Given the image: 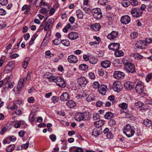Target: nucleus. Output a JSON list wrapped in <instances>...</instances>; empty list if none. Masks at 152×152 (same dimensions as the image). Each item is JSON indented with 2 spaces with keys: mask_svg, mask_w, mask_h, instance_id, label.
Returning a JSON list of instances; mask_svg holds the SVG:
<instances>
[{
  "mask_svg": "<svg viewBox=\"0 0 152 152\" xmlns=\"http://www.w3.org/2000/svg\"><path fill=\"white\" fill-rule=\"evenodd\" d=\"M100 116L97 113H94L93 115V119L94 120H96L99 119Z\"/></svg>",
  "mask_w": 152,
  "mask_h": 152,
  "instance_id": "nucleus-49",
  "label": "nucleus"
},
{
  "mask_svg": "<svg viewBox=\"0 0 152 152\" xmlns=\"http://www.w3.org/2000/svg\"><path fill=\"white\" fill-rule=\"evenodd\" d=\"M7 3V0H0V4L2 6H5Z\"/></svg>",
  "mask_w": 152,
  "mask_h": 152,
  "instance_id": "nucleus-54",
  "label": "nucleus"
},
{
  "mask_svg": "<svg viewBox=\"0 0 152 152\" xmlns=\"http://www.w3.org/2000/svg\"><path fill=\"white\" fill-rule=\"evenodd\" d=\"M61 43L64 46L68 47L70 45L69 40L67 39H63L61 40Z\"/></svg>",
  "mask_w": 152,
  "mask_h": 152,
  "instance_id": "nucleus-35",
  "label": "nucleus"
},
{
  "mask_svg": "<svg viewBox=\"0 0 152 152\" xmlns=\"http://www.w3.org/2000/svg\"><path fill=\"white\" fill-rule=\"evenodd\" d=\"M53 43L54 45H59L61 43V41H60L59 39H56L53 40Z\"/></svg>",
  "mask_w": 152,
  "mask_h": 152,
  "instance_id": "nucleus-50",
  "label": "nucleus"
},
{
  "mask_svg": "<svg viewBox=\"0 0 152 152\" xmlns=\"http://www.w3.org/2000/svg\"><path fill=\"white\" fill-rule=\"evenodd\" d=\"M120 46L119 43H114L110 44L108 46V48L110 50L116 51L119 49Z\"/></svg>",
  "mask_w": 152,
  "mask_h": 152,
  "instance_id": "nucleus-13",
  "label": "nucleus"
},
{
  "mask_svg": "<svg viewBox=\"0 0 152 152\" xmlns=\"http://www.w3.org/2000/svg\"><path fill=\"white\" fill-rule=\"evenodd\" d=\"M152 78V74H148L146 77V80L147 82H149L150 80Z\"/></svg>",
  "mask_w": 152,
  "mask_h": 152,
  "instance_id": "nucleus-56",
  "label": "nucleus"
},
{
  "mask_svg": "<svg viewBox=\"0 0 152 152\" xmlns=\"http://www.w3.org/2000/svg\"><path fill=\"white\" fill-rule=\"evenodd\" d=\"M123 86L121 83L118 81H115L113 85V88L115 92H119L122 90Z\"/></svg>",
  "mask_w": 152,
  "mask_h": 152,
  "instance_id": "nucleus-6",
  "label": "nucleus"
},
{
  "mask_svg": "<svg viewBox=\"0 0 152 152\" xmlns=\"http://www.w3.org/2000/svg\"><path fill=\"white\" fill-rule=\"evenodd\" d=\"M114 116L113 113L110 112H107L104 115V117L105 119H108L112 118Z\"/></svg>",
  "mask_w": 152,
  "mask_h": 152,
  "instance_id": "nucleus-33",
  "label": "nucleus"
},
{
  "mask_svg": "<svg viewBox=\"0 0 152 152\" xmlns=\"http://www.w3.org/2000/svg\"><path fill=\"white\" fill-rule=\"evenodd\" d=\"M101 27V26L99 23L93 24L91 26V28L96 31H99Z\"/></svg>",
  "mask_w": 152,
  "mask_h": 152,
  "instance_id": "nucleus-26",
  "label": "nucleus"
},
{
  "mask_svg": "<svg viewBox=\"0 0 152 152\" xmlns=\"http://www.w3.org/2000/svg\"><path fill=\"white\" fill-rule=\"evenodd\" d=\"M78 37V35L77 33L75 32H72L68 34V37L69 39L72 40L76 39Z\"/></svg>",
  "mask_w": 152,
  "mask_h": 152,
  "instance_id": "nucleus-18",
  "label": "nucleus"
},
{
  "mask_svg": "<svg viewBox=\"0 0 152 152\" xmlns=\"http://www.w3.org/2000/svg\"><path fill=\"white\" fill-rule=\"evenodd\" d=\"M106 136L107 138L108 139H111L113 137V135L110 132H108V133L106 134Z\"/></svg>",
  "mask_w": 152,
  "mask_h": 152,
  "instance_id": "nucleus-64",
  "label": "nucleus"
},
{
  "mask_svg": "<svg viewBox=\"0 0 152 152\" xmlns=\"http://www.w3.org/2000/svg\"><path fill=\"white\" fill-rule=\"evenodd\" d=\"M130 4V2L128 0H123L121 3L122 6L124 7H128Z\"/></svg>",
  "mask_w": 152,
  "mask_h": 152,
  "instance_id": "nucleus-38",
  "label": "nucleus"
},
{
  "mask_svg": "<svg viewBox=\"0 0 152 152\" xmlns=\"http://www.w3.org/2000/svg\"><path fill=\"white\" fill-rule=\"evenodd\" d=\"M122 62L124 65V67H125L132 63L131 61L128 57H124L122 60Z\"/></svg>",
  "mask_w": 152,
  "mask_h": 152,
  "instance_id": "nucleus-20",
  "label": "nucleus"
},
{
  "mask_svg": "<svg viewBox=\"0 0 152 152\" xmlns=\"http://www.w3.org/2000/svg\"><path fill=\"white\" fill-rule=\"evenodd\" d=\"M5 86L7 85L8 86V87L10 88H12L13 87L12 83L10 81H7L5 84Z\"/></svg>",
  "mask_w": 152,
  "mask_h": 152,
  "instance_id": "nucleus-51",
  "label": "nucleus"
},
{
  "mask_svg": "<svg viewBox=\"0 0 152 152\" xmlns=\"http://www.w3.org/2000/svg\"><path fill=\"white\" fill-rule=\"evenodd\" d=\"M132 39H135L138 36V34L136 32H134L130 35Z\"/></svg>",
  "mask_w": 152,
  "mask_h": 152,
  "instance_id": "nucleus-52",
  "label": "nucleus"
},
{
  "mask_svg": "<svg viewBox=\"0 0 152 152\" xmlns=\"http://www.w3.org/2000/svg\"><path fill=\"white\" fill-rule=\"evenodd\" d=\"M133 84L132 83L129 81L127 82L124 84V87L128 90H131L134 87Z\"/></svg>",
  "mask_w": 152,
  "mask_h": 152,
  "instance_id": "nucleus-25",
  "label": "nucleus"
},
{
  "mask_svg": "<svg viewBox=\"0 0 152 152\" xmlns=\"http://www.w3.org/2000/svg\"><path fill=\"white\" fill-rule=\"evenodd\" d=\"M98 90L99 93L102 95H105L107 90V86L104 85H100Z\"/></svg>",
  "mask_w": 152,
  "mask_h": 152,
  "instance_id": "nucleus-15",
  "label": "nucleus"
},
{
  "mask_svg": "<svg viewBox=\"0 0 152 152\" xmlns=\"http://www.w3.org/2000/svg\"><path fill=\"white\" fill-rule=\"evenodd\" d=\"M124 133L128 137H132L135 133V131L130 125L127 124L123 129Z\"/></svg>",
  "mask_w": 152,
  "mask_h": 152,
  "instance_id": "nucleus-1",
  "label": "nucleus"
},
{
  "mask_svg": "<svg viewBox=\"0 0 152 152\" xmlns=\"http://www.w3.org/2000/svg\"><path fill=\"white\" fill-rule=\"evenodd\" d=\"M45 54L46 58H50L52 56H54V54H51V52L49 50L47 51L45 53Z\"/></svg>",
  "mask_w": 152,
  "mask_h": 152,
  "instance_id": "nucleus-44",
  "label": "nucleus"
},
{
  "mask_svg": "<svg viewBox=\"0 0 152 152\" xmlns=\"http://www.w3.org/2000/svg\"><path fill=\"white\" fill-rule=\"evenodd\" d=\"M135 90L136 92L139 94L142 93L143 91L144 86L142 82L137 83L136 85Z\"/></svg>",
  "mask_w": 152,
  "mask_h": 152,
  "instance_id": "nucleus-10",
  "label": "nucleus"
},
{
  "mask_svg": "<svg viewBox=\"0 0 152 152\" xmlns=\"http://www.w3.org/2000/svg\"><path fill=\"white\" fill-rule=\"evenodd\" d=\"M84 117L85 116L83 113H77L75 114V119L78 121H80L84 119Z\"/></svg>",
  "mask_w": 152,
  "mask_h": 152,
  "instance_id": "nucleus-17",
  "label": "nucleus"
},
{
  "mask_svg": "<svg viewBox=\"0 0 152 152\" xmlns=\"http://www.w3.org/2000/svg\"><path fill=\"white\" fill-rule=\"evenodd\" d=\"M43 77L44 78L48 79L50 82H52L53 79L54 78V76L52 75L51 73L49 72L46 73L43 75Z\"/></svg>",
  "mask_w": 152,
  "mask_h": 152,
  "instance_id": "nucleus-22",
  "label": "nucleus"
},
{
  "mask_svg": "<svg viewBox=\"0 0 152 152\" xmlns=\"http://www.w3.org/2000/svg\"><path fill=\"white\" fill-rule=\"evenodd\" d=\"M118 34V31H113L107 35V37L110 40H113L117 37Z\"/></svg>",
  "mask_w": 152,
  "mask_h": 152,
  "instance_id": "nucleus-12",
  "label": "nucleus"
},
{
  "mask_svg": "<svg viewBox=\"0 0 152 152\" xmlns=\"http://www.w3.org/2000/svg\"><path fill=\"white\" fill-rule=\"evenodd\" d=\"M101 132L97 129H94L93 130L92 135L94 137H96L100 134Z\"/></svg>",
  "mask_w": 152,
  "mask_h": 152,
  "instance_id": "nucleus-31",
  "label": "nucleus"
},
{
  "mask_svg": "<svg viewBox=\"0 0 152 152\" xmlns=\"http://www.w3.org/2000/svg\"><path fill=\"white\" fill-rule=\"evenodd\" d=\"M6 13V12L4 10L1 8L0 9V15H4Z\"/></svg>",
  "mask_w": 152,
  "mask_h": 152,
  "instance_id": "nucleus-62",
  "label": "nucleus"
},
{
  "mask_svg": "<svg viewBox=\"0 0 152 152\" xmlns=\"http://www.w3.org/2000/svg\"><path fill=\"white\" fill-rule=\"evenodd\" d=\"M53 22L54 19L53 18L49 19L47 22H46L45 19L44 20L42 23V24L40 26H43L44 25V30L47 31L50 29L52 26Z\"/></svg>",
  "mask_w": 152,
  "mask_h": 152,
  "instance_id": "nucleus-2",
  "label": "nucleus"
},
{
  "mask_svg": "<svg viewBox=\"0 0 152 152\" xmlns=\"http://www.w3.org/2000/svg\"><path fill=\"white\" fill-rule=\"evenodd\" d=\"M98 82L97 81H95L94 82L93 84V87L95 89L99 88V86H100Z\"/></svg>",
  "mask_w": 152,
  "mask_h": 152,
  "instance_id": "nucleus-48",
  "label": "nucleus"
},
{
  "mask_svg": "<svg viewBox=\"0 0 152 152\" xmlns=\"http://www.w3.org/2000/svg\"><path fill=\"white\" fill-rule=\"evenodd\" d=\"M50 138L53 142H54L56 141V136L54 134L51 135L50 136Z\"/></svg>",
  "mask_w": 152,
  "mask_h": 152,
  "instance_id": "nucleus-59",
  "label": "nucleus"
},
{
  "mask_svg": "<svg viewBox=\"0 0 152 152\" xmlns=\"http://www.w3.org/2000/svg\"><path fill=\"white\" fill-rule=\"evenodd\" d=\"M31 74V72H28L26 78L25 79H25V80L26 81H28L30 80L31 79L30 75Z\"/></svg>",
  "mask_w": 152,
  "mask_h": 152,
  "instance_id": "nucleus-60",
  "label": "nucleus"
},
{
  "mask_svg": "<svg viewBox=\"0 0 152 152\" xmlns=\"http://www.w3.org/2000/svg\"><path fill=\"white\" fill-rule=\"evenodd\" d=\"M113 76L115 78L117 79H119L122 77H124L125 74L120 71H115L113 73Z\"/></svg>",
  "mask_w": 152,
  "mask_h": 152,
  "instance_id": "nucleus-11",
  "label": "nucleus"
},
{
  "mask_svg": "<svg viewBox=\"0 0 152 152\" xmlns=\"http://www.w3.org/2000/svg\"><path fill=\"white\" fill-rule=\"evenodd\" d=\"M14 61H10L8 63L4 68V72L5 73H9L12 71L14 66Z\"/></svg>",
  "mask_w": 152,
  "mask_h": 152,
  "instance_id": "nucleus-9",
  "label": "nucleus"
},
{
  "mask_svg": "<svg viewBox=\"0 0 152 152\" xmlns=\"http://www.w3.org/2000/svg\"><path fill=\"white\" fill-rule=\"evenodd\" d=\"M98 74L100 76H103L104 74L103 70L102 69H99L98 70Z\"/></svg>",
  "mask_w": 152,
  "mask_h": 152,
  "instance_id": "nucleus-63",
  "label": "nucleus"
},
{
  "mask_svg": "<svg viewBox=\"0 0 152 152\" xmlns=\"http://www.w3.org/2000/svg\"><path fill=\"white\" fill-rule=\"evenodd\" d=\"M52 100L54 103H57L59 100V98L57 96H53L52 98Z\"/></svg>",
  "mask_w": 152,
  "mask_h": 152,
  "instance_id": "nucleus-57",
  "label": "nucleus"
},
{
  "mask_svg": "<svg viewBox=\"0 0 152 152\" xmlns=\"http://www.w3.org/2000/svg\"><path fill=\"white\" fill-rule=\"evenodd\" d=\"M151 124V121L148 119L145 120L143 121V124L145 126L149 127Z\"/></svg>",
  "mask_w": 152,
  "mask_h": 152,
  "instance_id": "nucleus-39",
  "label": "nucleus"
},
{
  "mask_svg": "<svg viewBox=\"0 0 152 152\" xmlns=\"http://www.w3.org/2000/svg\"><path fill=\"white\" fill-rule=\"evenodd\" d=\"M88 81L87 78L84 76H81L77 80V83L81 87H84L87 84Z\"/></svg>",
  "mask_w": 152,
  "mask_h": 152,
  "instance_id": "nucleus-8",
  "label": "nucleus"
},
{
  "mask_svg": "<svg viewBox=\"0 0 152 152\" xmlns=\"http://www.w3.org/2000/svg\"><path fill=\"white\" fill-rule=\"evenodd\" d=\"M104 121L102 120H99L94 123L95 126L97 128H99L104 125Z\"/></svg>",
  "mask_w": 152,
  "mask_h": 152,
  "instance_id": "nucleus-28",
  "label": "nucleus"
},
{
  "mask_svg": "<svg viewBox=\"0 0 152 152\" xmlns=\"http://www.w3.org/2000/svg\"><path fill=\"white\" fill-rule=\"evenodd\" d=\"M79 68L80 70L86 71L88 69V66L85 64H83L79 65Z\"/></svg>",
  "mask_w": 152,
  "mask_h": 152,
  "instance_id": "nucleus-36",
  "label": "nucleus"
},
{
  "mask_svg": "<svg viewBox=\"0 0 152 152\" xmlns=\"http://www.w3.org/2000/svg\"><path fill=\"white\" fill-rule=\"evenodd\" d=\"M143 105V103L140 101L135 102L134 106L137 108L142 107Z\"/></svg>",
  "mask_w": 152,
  "mask_h": 152,
  "instance_id": "nucleus-43",
  "label": "nucleus"
},
{
  "mask_svg": "<svg viewBox=\"0 0 152 152\" xmlns=\"http://www.w3.org/2000/svg\"><path fill=\"white\" fill-rule=\"evenodd\" d=\"M95 97V96L94 94H91L88 95V96L87 97L86 100L88 102L92 101L94 100Z\"/></svg>",
  "mask_w": 152,
  "mask_h": 152,
  "instance_id": "nucleus-37",
  "label": "nucleus"
},
{
  "mask_svg": "<svg viewBox=\"0 0 152 152\" xmlns=\"http://www.w3.org/2000/svg\"><path fill=\"white\" fill-rule=\"evenodd\" d=\"M114 54L115 57H121L124 55V53L121 50H118L115 52Z\"/></svg>",
  "mask_w": 152,
  "mask_h": 152,
  "instance_id": "nucleus-34",
  "label": "nucleus"
},
{
  "mask_svg": "<svg viewBox=\"0 0 152 152\" xmlns=\"http://www.w3.org/2000/svg\"><path fill=\"white\" fill-rule=\"evenodd\" d=\"M25 122L23 121L20 120L18 121L17 123L14 124V126L16 128H19L20 127L21 125H25L26 124Z\"/></svg>",
  "mask_w": 152,
  "mask_h": 152,
  "instance_id": "nucleus-32",
  "label": "nucleus"
},
{
  "mask_svg": "<svg viewBox=\"0 0 152 152\" xmlns=\"http://www.w3.org/2000/svg\"><path fill=\"white\" fill-rule=\"evenodd\" d=\"M111 64L110 62L108 60H105L101 62V65L104 68L110 67Z\"/></svg>",
  "mask_w": 152,
  "mask_h": 152,
  "instance_id": "nucleus-21",
  "label": "nucleus"
},
{
  "mask_svg": "<svg viewBox=\"0 0 152 152\" xmlns=\"http://www.w3.org/2000/svg\"><path fill=\"white\" fill-rule=\"evenodd\" d=\"M130 13L133 17L138 18L142 16L143 12L140 9L135 7L131 10Z\"/></svg>",
  "mask_w": 152,
  "mask_h": 152,
  "instance_id": "nucleus-4",
  "label": "nucleus"
},
{
  "mask_svg": "<svg viewBox=\"0 0 152 152\" xmlns=\"http://www.w3.org/2000/svg\"><path fill=\"white\" fill-rule=\"evenodd\" d=\"M82 8L83 10H84L85 12L89 15L90 14V12L91 11L90 9L88 7H84V6H82Z\"/></svg>",
  "mask_w": 152,
  "mask_h": 152,
  "instance_id": "nucleus-45",
  "label": "nucleus"
},
{
  "mask_svg": "<svg viewBox=\"0 0 152 152\" xmlns=\"http://www.w3.org/2000/svg\"><path fill=\"white\" fill-rule=\"evenodd\" d=\"M121 21L122 23L126 24L130 22L131 18L129 16L125 15L121 17Z\"/></svg>",
  "mask_w": 152,
  "mask_h": 152,
  "instance_id": "nucleus-14",
  "label": "nucleus"
},
{
  "mask_svg": "<svg viewBox=\"0 0 152 152\" xmlns=\"http://www.w3.org/2000/svg\"><path fill=\"white\" fill-rule=\"evenodd\" d=\"M130 2V4L134 6H136L138 4V2L137 0H131Z\"/></svg>",
  "mask_w": 152,
  "mask_h": 152,
  "instance_id": "nucleus-55",
  "label": "nucleus"
},
{
  "mask_svg": "<svg viewBox=\"0 0 152 152\" xmlns=\"http://www.w3.org/2000/svg\"><path fill=\"white\" fill-rule=\"evenodd\" d=\"M145 104L146 106L149 107L150 105H152V101L149 100V99H146L145 101Z\"/></svg>",
  "mask_w": 152,
  "mask_h": 152,
  "instance_id": "nucleus-58",
  "label": "nucleus"
},
{
  "mask_svg": "<svg viewBox=\"0 0 152 152\" xmlns=\"http://www.w3.org/2000/svg\"><path fill=\"white\" fill-rule=\"evenodd\" d=\"M76 15L77 18L79 19L83 18L84 15L83 11L80 10L79 9L76 11Z\"/></svg>",
  "mask_w": 152,
  "mask_h": 152,
  "instance_id": "nucleus-29",
  "label": "nucleus"
},
{
  "mask_svg": "<svg viewBox=\"0 0 152 152\" xmlns=\"http://www.w3.org/2000/svg\"><path fill=\"white\" fill-rule=\"evenodd\" d=\"M123 69L127 73H133L136 72L135 66L132 63L125 67H124Z\"/></svg>",
  "mask_w": 152,
  "mask_h": 152,
  "instance_id": "nucleus-7",
  "label": "nucleus"
},
{
  "mask_svg": "<svg viewBox=\"0 0 152 152\" xmlns=\"http://www.w3.org/2000/svg\"><path fill=\"white\" fill-rule=\"evenodd\" d=\"M30 58L29 57H26L24 59V60L22 63L23 67L24 69H26L27 67Z\"/></svg>",
  "mask_w": 152,
  "mask_h": 152,
  "instance_id": "nucleus-30",
  "label": "nucleus"
},
{
  "mask_svg": "<svg viewBox=\"0 0 152 152\" xmlns=\"http://www.w3.org/2000/svg\"><path fill=\"white\" fill-rule=\"evenodd\" d=\"M97 59L95 58L92 57L89 60L90 63L93 64H96L98 61Z\"/></svg>",
  "mask_w": 152,
  "mask_h": 152,
  "instance_id": "nucleus-41",
  "label": "nucleus"
},
{
  "mask_svg": "<svg viewBox=\"0 0 152 152\" xmlns=\"http://www.w3.org/2000/svg\"><path fill=\"white\" fill-rule=\"evenodd\" d=\"M88 76L91 79H94L95 78L94 74L92 72H90L88 74Z\"/></svg>",
  "mask_w": 152,
  "mask_h": 152,
  "instance_id": "nucleus-53",
  "label": "nucleus"
},
{
  "mask_svg": "<svg viewBox=\"0 0 152 152\" xmlns=\"http://www.w3.org/2000/svg\"><path fill=\"white\" fill-rule=\"evenodd\" d=\"M147 10L148 11H152V2H151L147 5Z\"/></svg>",
  "mask_w": 152,
  "mask_h": 152,
  "instance_id": "nucleus-61",
  "label": "nucleus"
},
{
  "mask_svg": "<svg viewBox=\"0 0 152 152\" xmlns=\"http://www.w3.org/2000/svg\"><path fill=\"white\" fill-rule=\"evenodd\" d=\"M67 60L68 61L71 63H75L78 61L77 57L74 55L68 56Z\"/></svg>",
  "mask_w": 152,
  "mask_h": 152,
  "instance_id": "nucleus-16",
  "label": "nucleus"
},
{
  "mask_svg": "<svg viewBox=\"0 0 152 152\" xmlns=\"http://www.w3.org/2000/svg\"><path fill=\"white\" fill-rule=\"evenodd\" d=\"M53 82L56 83L58 86L64 88L66 86L65 82L64 80L59 77L54 76Z\"/></svg>",
  "mask_w": 152,
  "mask_h": 152,
  "instance_id": "nucleus-3",
  "label": "nucleus"
},
{
  "mask_svg": "<svg viewBox=\"0 0 152 152\" xmlns=\"http://www.w3.org/2000/svg\"><path fill=\"white\" fill-rule=\"evenodd\" d=\"M74 148H76V150L73 152H83V148L80 147H73L70 148V150H72Z\"/></svg>",
  "mask_w": 152,
  "mask_h": 152,
  "instance_id": "nucleus-40",
  "label": "nucleus"
},
{
  "mask_svg": "<svg viewBox=\"0 0 152 152\" xmlns=\"http://www.w3.org/2000/svg\"><path fill=\"white\" fill-rule=\"evenodd\" d=\"M144 43L143 41L140 40L137 41L135 45L138 48L143 49V48H145V44H144Z\"/></svg>",
  "mask_w": 152,
  "mask_h": 152,
  "instance_id": "nucleus-23",
  "label": "nucleus"
},
{
  "mask_svg": "<svg viewBox=\"0 0 152 152\" xmlns=\"http://www.w3.org/2000/svg\"><path fill=\"white\" fill-rule=\"evenodd\" d=\"M15 146L14 145H10L7 149H6V151L7 152H11L15 148Z\"/></svg>",
  "mask_w": 152,
  "mask_h": 152,
  "instance_id": "nucleus-42",
  "label": "nucleus"
},
{
  "mask_svg": "<svg viewBox=\"0 0 152 152\" xmlns=\"http://www.w3.org/2000/svg\"><path fill=\"white\" fill-rule=\"evenodd\" d=\"M25 82V79H20L18 82V85L17 86V88L18 91H19L22 88Z\"/></svg>",
  "mask_w": 152,
  "mask_h": 152,
  "instance_id": "nucleus-24",
  "label": "nucleus"
},
{
  "mask_svg": "<svg viewBox=\"0 0 152 152\" xmlns=\"http://www.w3.org/2000/svg\"><path fill=\"white\" fill-rule=\"evenodd\" d=\"M119 107L122 109H125L127 108L128 104L125 103L123 102L119 104Z\"/></svg>",
  "mask_w": 152,
  "mask_h": 152,
  "instance_id": "nucleus-46",
  "label": "nucleus"
},
{
  "mask_svg": "<svg viewBox=\"0 0 152 152\" xmlns=\"http://www.w3.org/2000/svg\"><path fill=\"white\" fill-rule=\"evenodd\" d=\"M69 98L68 94L66 92H64L60 96L61 100L62 101H66L68 100Z\"/></svg>",
  "mask_w": 152,
  "mask_h": 152,
  "instance_id": "nucleus-19",
  "label": "nucleus"
},
{
  "mask_svg": "<svg viewBox=\"0 0 152 152\" xmlns=\"http://www.w3.org/2000/svg\"><path fill=\"white\" fill-rule=\"evenodd\" d=\"M108 124L109 126H113L116 124V122L114 120L111 119L108 122Z\"/></svg>",
  "mask_w": 152,
  "mask_h": 152,
  "instance_id": "nucleus-47",
  "label": "nucleus"
},
{
  "mask_svg": "<svg viewBox=\"0 0 152 152\" xmlns=\"http://www.w3.org/2000/svg\"><path fill=\"white\" fill-rule=\"evenodd\" d=\"M66 105L69 108H72L76 105L75 102L72 100H70L66 102Z\"/></svg>",
  "mask_w": 152,
  "mask_h": 152,
  "instance_id": "nucleus-27",
  "label": "nucleus"
},
{
  "mask_svg": "<svg viewBox=\"0 0 152 152\" xmlns=\"http://www.w3.org/2000/svg\"><path fill=\"white\" fill-rule=\"evenodd\" d=\"M91 12L95 18L99 19L102 17V15L101 10L99 8H96L92 10Z\"/></svg>",
  "mask_w": 152,
  "mask_h": 152,
  "instance_id": "nucleus-5",
  "label": "nucleus"
}]
</instances>
